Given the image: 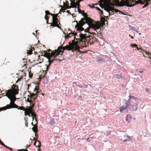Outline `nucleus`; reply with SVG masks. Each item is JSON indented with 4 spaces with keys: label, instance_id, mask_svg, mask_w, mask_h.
Segmentation results:
<instances>
[{
    "label": "nucleus",
    "instance_id": "obj_63",
    "mask_svg": "<svg viewBox=\"0 0 151 151\" xmlns=\"http://www.w3.org/2000/svg\"><path fill=\"white\" fill-rule=\"evenodd\" d=\"M9 148H10V147H8V146H7V147H6V148L8 149H9Z\"/></svg>",
    "mask_w": 151,
    "mask_h": 151
},
{
    "label": "nucleus",
    "instance_id": "obj_50",
    "mask_svg": "<svg viewBox=\"0 0 151 151\" xmlns=\"http://www.w3.org/2000/svg\"><path fill=\"white\" fill-rule=\"evenodd\" d=\"M50 65H49V64L48 65V66H47V67H46V70L47 71L48 69V68H49V66Z\"/></svg>",
    "mask_w": 151,
    "mask_h": 151
},
{
    "label": "nucleus",
    "instance_id": "obj_9",
    "mask_svg": "<svg viewBox=\"0 0 151 151\" xmlns=\"http://www.w3.org/2000/svg\"><path fill=\"white\" fill-rule=\"evenodd\" d=\"M74 1L70 2V6H69L68 4H66L64 2H63V6H62V9L65 10L68 9H70L71 8H76L75 6L74 5Z\"/></svg>",
    "mask_w": 151,
    "mask_h": 151
},
{
    "label": "nucleus",
    "instance_id": "obj_18",
    "mask_svg": "<svg viewBox=\"0 0 151 151\" xmlns=\"http://www.w3.org/2000/svg\"><path fill=\"white\" fill-rule=\"evenodd\" d=\"M32 130L33 132H34L35 134H36L37 132V128L36 125H35L32 128Z\"/></svg>",
    "mask_w": 151,
    "mask_h": 151
},
{
    "label": "nucleus",
    "instance_id": "obj_62",
    "mask_svg": "<svg viewBox=\"0 0 151 151\" xmlns=\"http://www.w3.org/2000/svg\"><path fill=\"white\" fill-rule=\"evenodd\" d=\"M9 148H10V147H8V146H7V147H6V148L8 149H9Z\"/></svg>",
    "mask_w": 151,
    "mask_h": 151
},
{
    "label": "nucleus",
    "instance_id": "obj_51",
    "mask_svg": "<svg viewBox=\"0 0 151 151\" xmlns=\"http://www.w3.org/2000/svg\"><path fill=\"white\" fill-rule=\"evenodd\" d=\"M77 86L80 88H82L83 87V86L82 85L80 86L79 85H78Z\"/></svg>",
    "mask_w": 151,
    "mask_h": 151
},
{
    "label": "nucleus",
    "instance_id": "obj_54",
    "mask_svg": "<svg viewBox=\"0 0 151 151\" xmlns=\"http://www.w3.org/2000/svg\"><path fill=\"white\" fill-rule=\"evenodd\" d=\"M36 139H36L35 137H34L33 140L35 141V140H36Z\"/></svg>",
    "mask_w": 151,
    "mask_h": 151
},
{
    "label": "nucleus",
    "instance_id": "obj_48",
    "mask_svg": "<svg viewBox=\"0 0 151 151\" xmlns=\"http://www.w3.org/2000/svg\"><path fill=\"white\" fill-rule=\"evenodd\" d=\"M137 48V50H138L139 51L140 50H142V49H141L139 48L138 46H137V47H136Z\"/></svg>",
    "mask_w": 151,
    "mask_h": 151
},
{
    "label": "nucleus",
    "instance_id": "obj_41",
    "mask_svg": "<svg viewBox=\"0 0 151 151\" xmlns=\"http://www.w3.org/2000/svg\"><path fill=\"white\" fill-rule=\"evenodd\" d=\"M131 28L132 30L135 31L137 32H138V31H137L135 30V28L134 27H132Z\"/></svg>",
    "mask_w": 151,
    "mask_h": 151
},
{
    "label": "nucleus",
    "instance_id": "obj_4",
    "mask_svg": "<svg viewBox=\"0 0 151 151\" xmlns=\"http://www.w3.org/2000/svg\"><path fill=\"white\" fill-rule=\"evenodd\" d=\"M85 32H87V34H83L81 33L79 35V37L80 38L79 39L80 42H84L85 44V46H83V47L86 46L87 43V45H89V44L91 45L93 44L96 41V38L93 36L89 35L90 32H88V30H86L85 29L84 30Z\"/></svg>",
    "mask_w": 151,
    "mask_h": 151
},
{
    "label": "nucleus",
    "instance_id": "obj_26",
    "mask_svg": "<svg viewBox=\"0 0 151 151\" xmlns=\"http://www.w3.org/2000/svg\"><path fill=\"white\" fill-rule=\"evenodd\" d=\"M145 53L146 55L148 56V58L151 59V53L149 52H145Z\"/></svg>",
    "mask_w": 151,
    "mask_h": 151
},
{
    "label": "nucleus",
    "instance_id": "obj_44",
    "mask_svg": "<svg viewBox=\"0 0 151 151\" xmlns=\"http://www.w3.org/2000/svg\"><path fill=\"white\" fill-rule=\"evenodd\" d=\"M0 144L3 146L4 145V144L2 142L1 140L0 139Z\"/></svg>",
    "mask_w": 151,
    "mask_h": 151
},
{
    "label": "nucleus",
    "instance_id": "obj_29",
    "mask_svg": "<svg viewBox=\"0 0 151 151\" xmlns=\"http://www.w3.org/2000/svg\"><path fill=\"white\" fill-rule=\"evenodd\" d=\"M55 122V121L54 119H52V120H51L50 122V123L51 125L53 124Z\"/></svg>",
    "mask_w": 151,
    "mask_h": 151
},
{
    "label": "nucleus",
    "instance_id": "obj_42",
    "mask_svg": "<svg viewBox=\"0 0 151 151\" xmlns=\"http://www.w3.org/2000/svg\"><path fill=\"white\" fill-rule=\"evenodd\" d=\"M88 6L89 7H90L92 8H95V7L94 6H93V5L91 6V5L89 4L88 5Z\"/></svg>",
    "mask_w": 151,
    "mask_h": 151
},
{
    "label": "nucleus",
    "instance_id": "obj_11",
    "mask_svg": "<svg viewBox=\"0 0 151 151\" xmlns=\"http://www.w3.org/2000/svg\"><path fill=\"white\" fill-rule=\"evenodd\" d=\"M73 35H74V39H75L76 36L77 35V34L76 33H74L73 32H72V31H70V32H69L68 34V33L67 35H65V38H70L73 36Z\"/></svg>",
    "mask_w": 151,
    "mask_h": 151
},
{
    "label": "nucleus",
    "instance_id": "obj_27",
    "mask_svg": "<svg viewBox=\"0 0 151 151\" xmlns=\"http://www.w3.org/2000/svg\"><path fill=\"white\" fill-rule=\"evenodd\" d=\"M23 78V76H21L19 78H18V80L16 81L17 83L18 81H20Z\"/></svg>",
    "mask_w": 151,
    "mask_h": 151
},
{
    "label": "nucleus",
    "instance_id": "obj_12",
    "mask_svg": "<svg viewBox=\"0 0 151 151\" xmlns=\"http://www.w3.org/2000/svg\"><path fill=\"white\" fill-rule=\"evenodd\" d=\"M33 106H30L29 107H27V108L25 109L24 112L26 113H32V112Z\"/></svg>",
    "mask_w": 151,
    "mask_h": 151
},
{
    "label": "nucleus",
    "instance_id": "obj_13",
    "mask_svg": "<svg viewBox=\"0 0 151 151\" xmlns=\"http://www.w3.org/2000/svg\"><path fill=\"white\" fill-rule=\"evenodd\" d=\"M83 0H74L73 1L74 2V5L75 6L76 8L77 6L79 7L80 6V2L81 1H83Z\"/></svg>",
    "mask_w": 151,
    "mask_h": 151
},
{
    "label": "nucleus",
    "instance_id": "obj_32",
    "mask_svg": "<svg viewBox=\"0 0 151 151\" xmlns=\"http://www.w3.org/2000/svg\"><path fill=\"white\" fill-rule=\"evenodd\" d=\"M45 18L46 20H47V23H48V20L49 19V17L47 16V15H45Z\"/></svg>",
    "mask_w": 151,
    "mask_h": 151
},
{
    "label": "nucleus",
    "instance_id": "obj_56",
    "mask_svg": "<svg viewBox=\"0 0 151 151\" xmlns=\"http://www.w3.org/2000/svg\"><path fill=\"white\" fill-rule=\"evenodd\" d=\"M89 137H88V138H87L86 140L88 141V142H89Z\"/></svg>",
    "mask_w": 151,
    "mask_h": 151
},
{
    "label": "nucleus",
    "instance_id": "obj_15",
    "mask_svg": "<svg viewBox=\"0 0 151 151\" xmlns=\"http://www.w3.org/2000/svg\"><path fill=\"white\" fill-rule=\"evenodd\" d=\"M128 106L127 105L125 106H122L119 109V111L120 112H123L124 110H126L127 109Z\"/></svg>",
    "mask_w": 151,
    "mask_h": 151
},
{
    "label": "nucleus",
    "instance_id": "obj_34",
    "mask_svg": "<svg viewBox=\"0 0 151 151\" xmlns=\"http://www.w3.org/2000/svg\"><path fill=\"white\" fill-rule=\"evenodd\" d=\"M137 45L136 44H131V47H137Z\"/></svg>",
    "mask_w": 151,
    "mask_h": 151
},
{
    "label": "nucleus",
    "instance_id": "obj_30",
    "mask_svg": "<svg viewBox=\"0 0 151 151\" xmlns=\"http://www.w3.org/2000/svg\"><path fill=\"white\" fill-rule=\"evenodd\" d=\"M29 78H32L33 76V74L30 72H29Z\"/></svg>",
    "mask_w": 151,
    "mask_h": 151
},
{
    "label": "nucleus",
    "instance_id": "obj_47",
    "mask_svg": "<svg viewBox=\"0 0 151 151\" xmlns=\"http://www.w3.org/2000/svg\"><path fill=\"white\" fill-rule=\"evenodd\" d=\"M127 139H128L129 140V139H130L131 138V137L130 136H129L128 135L127 136Z\"/></svg>",
    "mask_w": 151,
    "mask_h": 151
},
{
    "label": "nucleus",
    "instance_id": "obj_7",
    "mask_svg": "<svg viewBox=\"0 0 151 151\" xmlns=\"http://www.w3.org/2000/svg\"><path fill=\"white\" fill-rule=\"evenodd\" d=\"M54 52L55 50L52 51L50 53H47L46 51H43V53L42 52V54L48 58L49 62V65H50L51 63L54 60H56L57 61H61V60L60 59H57V55H53V54H52V53ZM54 54L56 55L55 53Z\"/></svg>",
    "mask_w": 151,
    "mask_h": 151
},
{
    "label": "nucleus",
    "instance_id": "obj_39",
    "mask_svg": "<svg viewBox=\"0 0 151 151\" xmlns=\"http://www.w3.org/2000/svg\"><path fill=\"white\" fill-rule=\"evenodd\" d=\"M25 125L26 126V127H28V122L27 120H26L25 121Z\"/></svg>",
    "mask_w": 151,
    "mask_h": 151
},
{
    "label": "nucleus",
    "instance_id": "obj_59",
    "mask_svg": "<svg viewBox=\"0 0 151 151\" xmlns=\"http://www.w3.org/2000/svg\"><path fill=\"white\" fill-rule=\"evenodd\" d=\"M130 37H131V38H132V39H133L134 38V37L132 36H130Z\"/></svg>",
    "mask_w": 151,
    "mask_h": 151
},
{
    "label": "nucleus",
    "instance_id": "obj_10",
    "mask_svg": "<svg viewBox=\"0 0 151 151\" xmlns=\"http://www.w3.org/2000/svg\"><path fill=\"white\" fill-rule=\"evenodd\" d=\"M38 94L36 93L34 94V93H30V96L28 95V96L30 97V99H32V100L35 101V100L36 99L37 97Z\"/></svg>",
    "mask_w": 151,
    "mask_h": 151
},
{
    "label": "nucleus",
    "instance_id": "obj_3",
    "mask_svg": "<svg viewBox=\"0 0 151 151\" xmlns=\"http://www.w3.org/2000/svg\"><path fill=\"white\" fill-rule=\"evenodd\" d=\"M78 43V41H74L72 40V43H70L69 45H66L64 47L62 46L59 47L57 49L55 50V52L52 54L53 55H55L54 54L55 53L57 59H59L62 57V54L65 50L68 51L72 50V52L77 51L81 52L79 50L80 47L79 46Z\"/></svg>",
    "mask_w": 151,
    "mask_h": 151
},
{
    "label": "nucleus",
    "instance_id": "obj_57",
    "mask_svg": "<svg viewBox=\"0 0 151 151\" xmlns=\"http://www.w3.org/2000/svg\"><path fill=\"white\" fill-rule=\"evenodd\" d=\"M24 66L25 67V68H27L26 65V64H24Z\"/></svg>",
    "mask_w": 151,
    "mask_h": 151
},
{
    "label": "nucleus",
    "instance_id": "obj_5",
    "mask_svg": "<svg viewBox=\"0 0 151 151\" xmlns=\"http://www.w3.org/2000/svg\"><path fill=\"white\" fill-rule=\"evenodd\" d=\"M110 1L111 2L112 4H108L107 3H105L104 4L105 7L104 9L106 10L108 12H109V15L113 14L114 13V12L115 13L119 12L122 14L123 12H121L118 9H115L112 7L111 6H114L115 5H117L118 6H120L121 1L120 2L118 0H110Z\"/></svg>",
    "mask_w": 151,
    "mask_h": 151
},
{
    "label": "nucleus",
    "instance_id": "obj_55",
    "mask_svg": "<svg viewBox=\"0 0 151 151\" xmlns=\"http://www.w3.org/2000/svg\"><path fill=\"white\" fill-rule=\"evenodd\" d=\"M9 149L11 151H13V150H12V148H11L10 147L9 148Z\"/></svg>",
    "mask_w": 151,
    "mask_h": 151
},
{
    "label": "nucleus",
    "instance_id": "obj_40",
    "mask_svg": "<svg viewBox=\"0 0 151 151\" xmlns=\"http://www.w3.org/2000/svg\"><path fill=\"white\" fill-rule=\"evenodd\" d=\"M145 70L144 69H141L139 71L140 73H142L144 72V71Z\"/></svg>",
    "mask_w": 151,
    "mask_h": 151
},
{
    "label": "nucleus",
    "instance_id": "obj_14",
    "mask_svg": "<svg viewBox=\"0 0 151 151\" xmlns=\"http://www.w3.org/2000/svg\"><path fill=\"white\" fill-rule=\"evenodd\" d=\"M151 0H143V2L145 1V4L143 8H144L149 5L151 2Z\"/></svg>",
    "mask_w": 151,
    "mask_h": 151
},
{
    "label": "nucleus",
    "instance_id": "obj_25",
    "mask_svg": "<svg viewBox=\"0 0 151 151\" xmlns=\"http://www.w3.org/2000/svg\"><path fill=\"white\" fill-rule=\"evenodd\" d=\"M35 101H34L32 100L31 102H29L30 103V106H33V108L35 106Z\"/></svg>",
    "mask_w": 151,
    "mask_h": 151
},
{
    "label": "nucleus",
    "instance_id": "obj_43",
    "mask_svg": "<svg viewBox=\"0 0 151 151\" xmlns=\"http://www.w3.org/2000/svg\"><path fill=\"white\" fill-rule=\"evenodd\" d=\"M145 91L146 92H148L149 91V89L148 88H145Z\"/></svg>",
    "mask_w": 151,
    "mask_h": 151
},
{
    "label": "nucleus",
    "instance_id": "obj_58",
    "mask_svg": "<svg viewBox=\"0 0 151 151\" xmlns=\"http://www.w3.org/2000/svg\"><path fill=\"white\" fill-rule=\"evenodd\" d=\"M3 146H4L6 148L7 146H6V145H5V144Z\"/></svg>",
    "mask_w": 151,
    "mask_h": 151
},
{
    "label": "nucleus",
    "instance_id": "obj_17",
    "mask_svg": "<svg viewBox=\"0 0 151 151\" xmlns=\"http://www.w3.org/2000/svg\"><path fill=\"white\" fill-rule=\"evenodd\" d=\"M106 17L105 16H104V17H101V21L103 25L105 24V22L106 21L105 18Z\"/></svg>",
    "mask_w": 151,
    "mask_h": 151
},
{
    "label": "nucleus",
    "instance_id": "obj_19",
    "mask_svg": "<svg viewBox=\"0 0 151 151\" xmlns=\"http://www.w3.org/2000/svg\"><path fill=\"white\" fill-rule=\"evenodd\" d=\"M100 1L102 3H103L104 4L106 3H108L109 4L112 5L111 2L110 1V0H100Z\"/></svg>",
    "mask_w": 151,
    "mask_h": 151
},
{
    "label": "nucleus",
    "instance_id": "obj_22",
    "mask_svg": "<svg viewBox=\"0 0 151 151\" xmlns=\"http://www.w3.org/2000/svg\"><path fill=\"white\" fill-rule=\"evenodd\" d=\"M137 105V104H135L132 106V108L133 110L136 111L137 109L138 106Z\"/></svg>",
    "mask_w": 151,
    "mask_h": 151
},
{
    "label": "nucleus",
    "instance_id": "obj_53",
    "mask_svg": "<svg viewBox=\"0 0 151 151\" xmlns=\"http://www.w3.org/2000/svg\"><path fill=\"white\" fill-rule=\"evenodd\" d=\"M21 150H22V151H28V150L27 149H25V150L21 149Z\"/></svg>",
    "mask_w": 151,
    "mask_h": 151
},
{
    "label": "nucleus",
    "instance_id": "obj_60",
    "mask_svg": "<svg viewBox=\"0 0 151 151\" xmlns=\"http://www.w3.org/2000/svg\"><path fill=\"white\" fill-rule=\"evenodd\" d=\"M73 84H76V83L75 82H73Z\"/></svg>",
    "mask_w": 151,
    "mask_h": 151
},
{
    "label": "nucleus",
    "instance_id": "obj_37",
    "mask_svg": "<svg viewBox=\"0 0 151 151\" xmlns=\"http://www.w3.org/2000/svg\"><path fill=\"white\" fill-rule=\"evenodd\" d=\"M27 101L28 102H31L32 99H30V97L28 96V98H27Z\"/></svg>",
    "mask_w": 151,
    "mask_h": 151
},
{
    "label": "nucleus",
    "instance_id": "obj_1",
    "mask_svg": "<svg viewBox=\"0 0 151 151\" xmlns=\"http://www.w3.org/2000/svg\"><path fill=\"white\" fill-rule=\"evenodd\" d=\"M19 90L18 86L13 84L11 88L6 91L4 96H7L10 99L11 102L9 104H7L5 106L6 109L15 108L18 109L25 111L24 107L22 106L19 107L14 103L16 99V96L19 93Z\"/></svg>",
    "mask_w": 151,
    "mask_h": 151
},
{
    "label": "nucleus",
    "instance_id": "obj_24",
    "mask_svg": "<svg viewBox=\"0 0 151 151\" xmlns=\"http://www.w3.org/2000/svg\"><path fill=\"white\" fill-rule=\"evenodd\" d=\"M45 13L46 14V15H51L52 17L53 16H55V14H52V13H50L48 11H45Z\"/></svg>",
    "mask_w": 151,
    "mask_h": 151
},
{
    "label": "nucleus",
    "instance_id": "obj_46",
    "mask_svg": "<svg viewBox=\"0 0 151 151\" xmlns=\"http://www.w3.org/2000/svg\"><path fill=\"white\" fill-rule=\"evenodd\" d=\"M78 7H78V12H79V13H81V10H80V9H79V8H78Z\"/></svg>",
    "mask_w": 151,
    "mask_h": 151
},
{
    "label": "nucleus",
    "instance_id": "obj_31",
    "mask_svg": "<svg viewBox=\"0 0 151 151\" xmlns=\"http://www.w3.org/2000/svg\"><path fill=\"white\" fill-rule=\"evenodd\" d=\"M31 116L32 117H36V114L35 113L33 112H32V113H31Z\"/></svg>",
    "mask_w": 151,
    "mask_h": 151
},
{
    "label": "nucleus",
    "instance_id": "obj_23",
    "mask_svg": "<svg viewBox=\"0 0 151 151\" xmlns=\"http://www.w3.org/2000/svg\"><path fill=\"white\" fill-rule=\"evenodd\" d=\"M122 140L125 142H126V141H129V140H128V139H127V136L126 135H124L123 136Z\"/></svg>",
    "mask_w": 151,
    "mask_h": 151
},
{
    "label": "nucleus",
    "instance_id": "obj_28",
    "mask_svg": "<svg viewBox=\"0 0 151 151\" xmlns=\"http://www.w3.org/2000/svg\"><path fill=\"white\" fill-rule=\"evenodd\" d=\"M37 142H38L37 145V147L40 148L41 147V143L38 140H37Z\"/></svg>",
    "mask_w": 151,
    "mask_h": 151
},
{
    "label": "nucleus",
    "instance_id": "obj_6",
    "mask_svg": "<svg viewBox=\"0 0 151 151\" xmlns=\"http://www.w3.org/2000/svg\"><path fill=\"white\" fill-rule=\"evenodd\" d=\"M120 3V5L121 6H126L127 7H131L138 4H144L145 1L143 2V0H121Z\"/></svg>",
    "mask_w": 151,
    "mask_h": 151
},
{
    "label": "nucleus",
    "instance_id": "obj_38",
    "mask_svg": "<svg viewBox=\"0 0 151 151\" xmlns=\"http://www.w3.org/2000/svg\"><path fill=\"white\" fill-rule=\"evenodd\" d=\"M30 114H31V113H26V112H24V114L25 115H28L29 116H31V115H30Z\"/></svg>",
    "mask_w": 151,
    "mask_h": 151
},
{
    "label": "nucleus",
    "instance_id": "obj_64",
    "mask_svg": "<svg viewBox=\"0 0 151 151\" xmlns=\"http://www.w3.org/2000/svg\"><path fill=\"white\" fill-rule=\"evenodd\" d=\"M30 146V145H28L27 147V148L28 147H29Z\"/></svg>",
    "mask_w": 151,
    "mask_h": 151
},
{
    "label": "nucleus",
    "instance_id": "obj_61",
    "mask_svg": "<svg viewBox=\"0 0 151 151\" xmlns=\"http://www.w3.org/2000/svg\"><path fill=\"white\" fill-rule=\"evenodd\" d=\"M70 0V2H71H71H73V1L74 0Z\"/></svg>",
    "mask_w": 151,
    "mask_h": 151
},
{
    "label": "nucleus",
    "instance_id": "obj_33",
    "mask_svg": "<svg viewBox=\"0 0 151 151\" xmlns=\"http://www.w3.org/2000/svg\"><path fill=\"white\" fill-rule=\"evenodd\" d=\"M6 110V107L4 106L3 107L0 108V111H2L3 110Z\"/></svg>",
    "mask_w": 151,
    "mask_h": 151
},
{
    "label": "nucleus",
    "instance_id": "obj_8",
    "mask_svg": "<svg viewBox=\"0 0 151 151\" xmlns=\"http://www.w3.org/2000/svg\"><path fill=\"white\" fill-rule=\"evenodd\" d=\"M58 14H55V16H53L52 17V22L51 23V25L53 27H56L58 28L61 29V27L59 25L60 24V22L58 21Z\"/></svg>",
    "mask_w": 151,
    "mask_h": 151
},
{
    "label": "nucleus",
    "instance_id": "obj_21",
    "mask_svg": "<svg viewBox=\"0 0 151 151\" xmlns=\"http://www.w3.org/2000/svg\"><path fill=\"white\" fill-rule=\"evenodd\" d=\"M40 56H39L38 55H35L34 59L33 60V62H35L36 61H38L39 59L40 58Z\"/></svg>",
    "mask_w": 151,
    "mask_h": 151
},
{
    "label": "nucleus",
    "instance_id": "obj_45",
    "mask_svg": "<svg viewBox=\"0 0 151 151\" xmlns=\"http://www.w3.org/2000/svg\"><path fill=\"white\" fill-rule=\"evenodd\" d=\"M36 142H37V139H36V140H35V142L34 143V145H35V146H36V147H37V145H36Z\"/></svg>",
    "mask_w": 151,
    "mask_h": 151
},
{
    "label": "nucleus",
    "instance_id": "obj_2",
    "mask_svg": "<svg viewBox=\"0 0 151 151\" xmlns=\"http://www.w3.org/2000/svg\"><path fill=\"white\" fill-rule=\"evenodd\" d=\"M83 15L84 18H82L79 21L78 23L76 21L77 24L75 27L77 30L80 31H83L84 29L82 27V26L86 23L87 24L90 28H93L95 31L100 29L101 26V24L100 23L98 22L96 24H93V20L90 18L88 17L86 14H83Z\"/></svg>",
    "mask_w": 151,
    "mask_h": 151
},
{
    "label": "nucleus",
    "instance_id": "obj_52",
    "mask_svg": "<svg viewBox=\"0 0 151 151\" xmlns=\"http://www.w3.org/2000/svg\"><path fill=\"white\" fill-rule=\"evenodd\" d=\"M93 135V134H91V135H89V136H91V137L92 138H93L94 136Z\"/></svg>",
    "mask_w": 151,
    "mask_h": 151
},
{
    "label": "nucleus",
    "instance_id": "obj_36",
    "mask_svg": "<svg viewBox=\"0 0 151 151\" xmlns=\"http://www.w3.org/2000/svg\"><path fill=\"white\" fill-rule=\"evenodd\" d=\"M95 8H96L97 10L100 11L101 12V13L102 14H103V12L98 7H95Z\"/></svg>",
    "mask_w": 151,
    "mask_h": 151
},
{
    "label": "nucleus",
    "instance_id": "obj_20",
    "mask_svg": "<svg viewBox=\"0 0 151 151\" xmlns=\"http://www.w3.org/2000/svg\"><path fill=\"white\" fill-rule=\"evenodd\" d=\"M41 90L37 88L36 86L34 89V91H36L35 93H36V94H38V93H41Z\"/></svg>",
    "mask_w": 151,
    "mask_h": 151
},
{
    "label": "nucleus",
    "instance_id": "obj_35",
    "mask_svg": "<svg viewBox=\"0 0 151 151\" xmlns=\"http://www.w3.org/2000/svg\"><path fill=\"white\" fill-rule=\"evenodd\" d=\"M132 98L133 99H136V98L134 96H129V100Z\"/></svg>",
    "mask_w": 151,
    "mask_h": 151
},
{
    "label": "nucleus",
    "instance_id": "obj_16",
    "mask_svg": "<svg viewBox=\"0 0 151 151\" xmlns=\"http://www.w3.org/2000/svg\"><path fill=\"white\" fill-rule=\"evenodd\" d=\"M132 118V117L131 116V115H127L126 116V121L129 123H130L131 122V120Z\"/></svg>",
    "mask_w": 151,
    "mask_h": 151
},
{
    "label": "nucleus",
    "instance_id": "obj_49",
    "mask_svg": "<svg viewBox=\"0 0 151 151\" xmlns=\"http://www.w3.org/2000/svg\"><path fill=\"white\" fill-rule=\"evenodd\" d=\"M66 2V3L65 4H68V5H69V2H68V1H65Z\"/></svg>",
    "mask_w": 151,
    "mask_h": 151
}]
</instances>
